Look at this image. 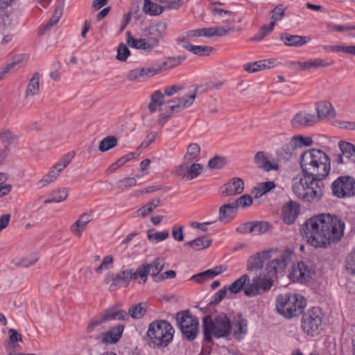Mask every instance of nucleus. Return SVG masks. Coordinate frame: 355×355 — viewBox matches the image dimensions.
I'll list each match as a JSON object with an SVG mask.
<instances>
[{
    "label": "nucleus",
    "mask_w": 355,
    "mask_h": 355,
    "mask_svg": "<svg viewBox=\"0 0 355 355\" xmlns=\"http://www.w3.org/2000/svg\"><path fill=\"white\" fill-rule=\"evenodd\" d=\"M137 184V180L134 178H124L121 180H119L116 183V187L118 189H121V191H124L125 189H128L132 187L135 186Z\"/></svg>",
    "instance_id": "nucleus-55"
},
{
    "label": "nucleus",
    "mask_w": 355,
    "mask_h": 355,
    "mask_svg": "<svg viewBox=\"0 0 355 355\" xmlns=\"http://www.w3.org/2000/svg\"><path fill=\"white\" fill-rule=\"evenodd\" d=\"M237 209L233 202L224 204L219 208L218 220L223 223H229L236 216Z\"/></svg>",
    "instance_id": "nucleus-27"
},
{
    "label": "nucleus",
    "mask_w": 355,
    "mask_h": 355,
    "mask_svg": "<svg viewBox=\"0 0 355 355\" xmlns=\"http://www.w3.org/2000/svg\"><path fill=\"white\" fill-rule=\"evenodd\" d=\"M285 16V8L282 4L276 6L271 11L270 21H274V25L277 21H280Z\"/></svg>",
    "instance_id": "nucleus-54"
},
{
    "label": "nucleus",
    "mask_w": 355,
    "mask_h": 355,
    "mask_svg": "<svg viewBox=\"0 0 355 355\" xmlns=\"http://www.w3.org/2000/svg\"><path fill=\"white\" fill-rule=\"evenodd\" d=\"M143 10L146 14L151 16H156L163 12L164 7L151 1L150 0H144Z\"/></svg>",
    "instance_id": "nucleus-35"
},
{
    "label": "nucleus",
    "mask_w": 355,
    "mask_h": 355,
    "mask_svg": "<svg viewBox=\"0 0 355 355\" xmlns=\"http://www.w3.org/2000/svg\"><path fill=\"white\" fill-rule=\"evenodd\" d=\"M232 324L227 314L221 313L214 318L207 315L202 320V332L204 341L213 344L212 337L216 338H227L232 334Z\"/></svg>",
    "instance_id": "nucleus-5"
},
{
    "label": "nucleus",
    "mask_w": 355,
    "mask_h": 355,
    "mask_svg": "<svg viewBox=\"0 0 355 355\" xmlns=\"http://www.w3.org/2000/svg\"><path fill=\"white\" fill-rule=\"evenodd\" d=\"M124 330V325L117 324L107 332H103L101 338V343L104 345L115 344L121 338Z\"/></svg>",
    "instance_id": "nucleus-22"
},
{
    "label": "nucleus",
    "mask_w": 355,
    "mask_h": 355,
    "mask_svg": "<svg viewBox=\"0 0 355 355\" xmlns=\"http://www.w3.org/2000/svg\"><path fill=\"white\" fill-rule=\"evenodd\" d=\"M291 140L294 146L297 147V149L303 146H310L313 143L311 137H304L300 135L293 136Z\"/></svg>",
    "instance_id": "nucleus-49"
},
{
    "label": "nucleus",
    "mask_w": 355,
    "mask_h": 355,
    "mask_svg": "<svg viewBox=\"0 0 355 355\" xmlns=\"http://www.w3.org/2000/svg\"><path fill=\"white\" fill-rule=\"evenodd\" d=\"M225 164L226 159L225 157L216 155L209 159L208 166L210 168L219 169L223 168Z\"/></svg>",
    "instance_id": "nucleus-56"
},
{
    "label": "nucleus",
    "mask_w": 355,
    "mask_h": 355,
    "mask_svg": "<svg viewBox=\"0 0 355 355\" xmlns=\"http://www.w3.org/2000/svg\"><path fill=\"white\" fill-rule=\"evenodd\" d=\"M300 166L303 174L323 180L331 169V160L322 150L312 148L300 156Z\"/></svg>",
    "instance_id": "nucleus-3"
},
{
    "label": "nucleus",
    "mask_w": 355,
    "mask_h": 355,
    "mask_svg": "<svg viewBox=\"0 0 355 355\" xmlns=\"http://www.w3.org/2000/svg\"><path fill=\"white\" fill-rule=\"evenodd\" d=\"M227 267L225 266H216L212 269H209L203 272L205 277L207 279L213 278L216 275L221 274L223 272L226 270Z\"/></svg>",
    "instance_id": "nucleus-60"
},
{
    "label": "nucleus",
    "mask_w": 355,
    "mask_h": 355,
    "mask_svg": "<svg viewBox=\"0 0 355 355\" xmlns=\"http://www.w3.org/2000/svg\"><path fill=\"white\" fill-rule=\"evenodd\" d=\"M324 314L319 307L308 309L302 317L301 327L304 332L312 336H316L322 330Z\"/></svg>",
    "instance_id": "nucleus-9"
},
{
    "label": "nucleus",
    "mask_w": 355,
    "mask_h": 355,
    "mask_svg": "<svg viewBox=\"0 0 355 355\" xmlns=\"http://www.w3.org/2000/svg\"><path fill=\"white\" fill-rule=\"evenodd\" d=\"M305 298L298 294H280L276 298V309L286 318L300 315L306 306Z\"/></svg>",
    "instance_id": "nucleus-7"
},
{
    "label": "nucleus",
    "mask_w": 355,
    "mask_h": 355,
    "mask_svg": "<svg viewBox=\"0 0 355 355\" xmlns=\"http://www.w3.org/2000/svg\"><path fill=\"white\" fill-rule=\"evenodd\" d=\"M332 194L338 198H349L355 196V179L350 175L336 178L331 184Z\"/></svg>",
    "instance_id": "nucleus-10"
},
{
    "label": "nucleus",
    "mask_w": 355,
    "mask_h": 355,
    "mask_svg": "<svg viewBox=\"0 0 355 355\" xmlns=\"http://www.w3.org/2000/svg\"><path fill=\"white\" fill-rule=\"evenodd\" d=\"M317 121L326 118L336 116V111L329 101H320L316 103Z\"/></svg>",
    "instance_id": "nucleus-24"
},
{
    "label": "nucleus",
    "mask_w": 355,
    "mask_h": 355,
    "mask_svg": "<svg viewBox=\"0 0 355 355\" xmlns=\"http://www.w3.org/2000/svg\"><path fill=\"white\" fill-rule=\"evenodd\" d=\"M341 154L348 160L355 163V146L349 142L341 141L339 142Z\"/></svg>",
    "instance_id": "nucleus-30"
},
{
    "label": "nucleus",
    "mask_w": 355,
    "mask_h": 355,
    "mask_svg": "<svg viewBox=\"0 0 355 355\" xmlns=\"http://www.w3.org/2000/svg\"><path fill=\"white\" fill-rule=\"evenodd\" d=\"M275 187L274 182L268 181L265 182L259 183L257 187H254L252 191V193L254 194L255 199L261 197L263 195L270 191Z\"/></svg>",
    "instance_id": "nucleus-33"
},
{
    "label": "nucleus",
    "mask_w": 355,
    "mask_h": 355,
    "mask_svg": "<svg viewBox=\"0 0 355 355\" xmlns=\"http://www.w3.org/2000/svg\"><path fill=\"white\" fill-rule=\"evenodd\" d=\"M196 90L197 89H196L194 92L184 95L182 97L178 98L175 100L178 106H180V111H182L192 105L196 98Z\"/></svg>",
    "instance_id": "nucleus-41"
},
{
    "label": "nucleus",
    "mask_w": 355,
    "mask_h": 355,
    "mask_svg": "<svg viewBox=\"0 0 355 355\" xmlns=\"http://www.w3.org/2000/svg\"><path fill=\"white\" fill-rule=\"evenodd\" d=\"M300 205L296 202L290 200L283 206L282 209L284 222L288 225L293 224L300 214Z\"/></svg>",
    "instance_id": "nucleus-17"
},
{
    "label": "nucleus",
    "mask_w": 355,
    "mask_h": 355,
    "mask_svg": "<svg viewBox=\"0 0 355 355\" xmlns=\"http://www.w3.org/2000/svg\"><path fill=\"white\" fill-rule=\"evenodd\" d=\"M40 89V74L35 72L32 78L29 80L26 90V97L35 96L38 94Z\"/></svg>",
    "instance_id": "nucleus-36"
},
{
    "label": "nucleus",
    "mask_w": 355,
    "mask_h": 355,
    "mask_svg": "<svg viewBox=\"0 0 355 355\" xmlns=\"http://www.w3.org/2000/svg\"><path fill=\"white\" fill-rule=\"evenodd\" d=\"M293 252L291 250H283L279 257L270 261L266 266V275H257L250 284H248L243 289L244 294L248 297L257 296L268 291L273 285L272 278L277 273H282L291 260Z\"/></svg>",
    "instance_id": "nucleus-2"
},
{
    "label": "nucleus",
    "mask_w": 355,
    "mask_h": 355,
    "mask_svg": "<svg viewBox=\"0 0 355 355\" xmlns=\"http://www.w3.org/2000/svg\"><path fill=\"white\" fill-rule=\"evenodd\" d=\"M249 280L250 279L248 275H243L239 279L232 283L227 288V290H228L231 293L236 294L243 288L246 283L249 282Z\"/></svg>",
    "instance_id": "nucleus-39"
},
{
    "label": "nucleus",
    "mask_w": 355,
    "mask_h": 355,
    "mask_svg": "<svg viewBox=\"0 0 355 355\" xmlns=\"http://www.w3.org/2000/svg\"><path fill=\"white\" fill-rule=\"evenodd\" d=\"M293 191L304 202H317L324 194L325 185L323 180L303 174V177L293 183Z\"/></svg>",
    "instance_id": "nucleus-4"
},
{
    "label": "nucleus",
    "mask_w": 355,
    "mask_h": 355,
    "mask_svg": "<svg viewBox=\"0 0 355 355\" xmlns=\"http://www.w3.org/2000/svg\"><path fill=\"white\" fill-rule=\"evenodd\" d=\"M166 29L167 24L164 21L157 22L145 28L146 35L150 36L148 38L155 49L159 46L160 40L166 33Z\"/></svg>",
    "instance_id": "nucleus-15"
},
{
    "label": "nucleus",
    "mask_w": 355,
    "mask_h": 355,
    "mask_svg": "<svg viewBox=\"0 0 355 355\" xmlns=\"http://www.w3.org/2000/svg\"><path fill=\"white\" fill-rule=\"evenodd\" d=\"M175 330L166 320H157L150 323L147 331L149 345L154 348H164L173 340Z\"/></svg>",
    "instance_id": "nucleus-6"
},
{
    "label": "nucleus",
    "mask_w": 355,
    "mask_h": 355,
    "mask_svg": "<svg viewBox=\"0 0 355 355\" xmlns=\"http://www.w3.org/2000/svg\"><path fill=\"white\" fill-rule=\"evenodd\" d=\"M112 263H113L112 256L107 255V256L105 257L103 259V261L100 264V266H98L96 268V270H95L96 272L101 273L102 272V270L108 269L110 268V266L112 264Z\"/></svg>",
    "instance_id": "nucleus-62"
},
{
    "label": "nucleus",
    "mask_w": 355,
    "mask_h": 355,
    "mask_svg": "<svg viewBox=\"0 0 355 355\" xmlns=\"http://www.w3.org/2000/svg\"><path fill=\"white\" fill-rule=\"evenodd\" d=\"M175 320L184 340L193 341L197 337L199 332L198 319L192 315L189 310L177 313Z\"/></svg>",
    "instance_id": "nucleus-8"
},
{
    "label": "nucleus",
    "mask_w": 355,
    "mask_h": 355,
    "mask_svg": "<svg viewBox=\"0 0 355 355\" xmlns=\"http://www.w3.org/2000/svg\"><path fill=\"white\" fill-rule=\"evenodd\" d=\"M146 312V309L142 303H138L130 307L128 314L134 319L141 318Z\"/></svg>",
    "instance_id": "nucleus-48"
},
{
    "label": "nucleus",
    "mask_w": 355,
    "mask_h": 355,
    "mask_svg": "<svg viewBox=\"0 0 355 355\" xmlns=\"http://www.w3.org/2000/svg\"><path fill=\"white\" fill-rule=\"evenodd\" d=\"M130 54V50L126 45L121 43L118 46L116 59L120 61H125Z\"/></svg>",
    "instance_id": "nucleus-59"
},
{
    "label": "nucleus",
    "mask_w": 355,
    "mask_h": 355,
    "mask_svg": "<svg viewBox=\"0 0 355 355\" xmlns=\"http://www.w3.org/2000/svg\"><path fill=\"white\" fill-rule=\"evenodd\" d=\"M164 259L161 258H156L153 263H148L150 275L154 282L159 277V272L164 269Z\"/></svg>",
    "instance_id": "nucleus-37"
},
{
    "label": "nucleus",
    "mask_w": 355,
    "mask_h": 355,
    "mask_svg": "<svg viewBox=\"0 0 355 355\" xmlns=\"http://www.w3.org/2000/svg\"><path fill=\"white\" fill-rule=\"evenodd\" d=\"M345 222L338 216L320 214L307 220L302 227V234L315 248H325L338 243L344 235Z\"/></svg>",
    "instance_id": "nucleus-1"
},
{
    "label": "nucleus",
    "mask_w": 355,
    "mask_h": 355,
    "mask_svg": "<svg viewBox=\"0 0 355 355\" xmlns=\"http://www.w3.org/2000/svg\"><path fill=\"white\" fill-rule=\"evenodd\" d=\"M164 98V94L159 90H157L151 94L150 102L148 105L150 112H156L157 108L163 105Z\"/></svg>",
    "instance_id": "nucleus-38"
},
{
    "label": "nucleus",
    "mask_w": 355,
    "mask_h": 355,
    "mask_svg": "<svg viewBox=\"0 0 355 355\" xmlns=\"http://www.w3.org/2000/svg\"><path fill=\"white\" fill-rule=\"evenodd\" d=\"M211 243L212 240L209 236H205L188 241L185 243V245L192 247L196 250H200L209 248Z\"/></svg>",
    "instance_id": "nucleus-31"
},
{
    "label": "nucleus",
    "mask_w": 355,
    "mask_h": 355,
    "mask_svg": "<svg viewBox=\"0 0 355 355\" xmlns=\"http://www.w3.org/2000/svg\"><path fill=\"white\" fill-rule=\"evenodd\" d=\"M160 71H162L161 67H150L147 68H137L128 71L127 78L130 81H136L140 78L152 77Z\"/></svg>",
    "instance_id": "nucleus-19"
},
{
    "label": "nucleus",
    "mask_w": 355,
    "mask_h": 355,
    "mask_svg": "<svg viewBox=\"0 0 355 355\" xmlns=\"http://www.w3.org/2000/svg\"><path fill=\"white\" fill-rule=\"evenodd\" d=\"M73 157L74 152H69L63 155L37 184L41 187H45L54 182L60 173L69 164Z\"/></svg>",
    "instance_id": "nucleus-12"
},
{
    "label": "nucleus",
    "mask_w": 355,
    "mask_h": 355,
    "mask_svg": "<svg viewBox=\"0 0 355 355\" xmlns=\"http://www.w3.org/2000/svg\"><path fill=\"white\" fill-rule=\"evenodd\" d=\"M92 214L91 213H84L83 214L80 218L72 224L70 229L71 232L80 237L82 234V232L85 229L86 225L92 220Z\"/></svg>",
    "instance_id": "nucleus-28"
},
{
    "label": "nucleus",
    "mask_w": 355,
    "mask_h": 355,
    "mask_svg": "<svg viewBox=\"0 0 355 355\" xmlns=\"http://www.w3.org/2000/svg\"><path fill=\"white\" fill-rule=\"evenodd\" d=\"M244 190V182L241 178H233L228 182L223 184L219 191L223 196L239 195Z\"/></svg>",
    "instance_id": "nucleus-16"
},
{
    "label": "nucleus",
    "mask_w": 355,
    "mask_h": 355,
    "mask_svg": "<svg viewBox=\"0 0 355 355\" xmlns=\"http://www.w3.org/2000/svg\"><path fill=\"white\" fill-rule=\"evenodd\" d=\"M164 112L172 116L173 113H178L181 111L180 110V106H178L176 101L171 100L166 102V106L165 107Z\"/></svg>",
    "instance_id": "nucleus-61"
},
{
    "label": "nucleus",
    "mask_w": 355,
    "mask_h": 355,
    "mask_svg": "<svg viewBox=\"0 0 355 355\" xmlns=\"http://www.w3.org/2000/svg\"><path fill=\"white\" fill-rule=\"evenodd\" d=\"M133 273L132 279H135L139 277L140 278L139 283H146L148 275H150L148 263L141 265L137 268L136 271L133 270Z\"/></svg>",
    "instance_id": "nucleus-47"
},
{
    "label": "nucleus",
    "mask_w": 355,
    "mask_h": 355,
    "mask_svg": "<svg viewBox=\"0 0 355 355\" xmlns=\"http://www.w3.org/2000/svg\"><path fill=\"white\" fill-rule=\"evenodd\" d=\"M68 191L66 188H60L51 192L49 198L44 200V204L60 202L67 199Z\"/></svg>",
    "instance_id": "nucleus-34"
},
{
    "label": "nucleus",
    "mask_w": 355,
    "mask_h": 355,
    "mask_svg": "<svg viewBox=\"0 0 355 355\" xmlns=\"http://www.w3.org/2000/svg\"><path fill=\"white\" fill-rule=\"evenodd\" d=\"M200 153V146L196 143H191L187 147L184 159L191 163L199 156Z\"/></svg>",
    "instance_id": "nucleus-43"
},
{
    "label": "nucleus",
    "mask_w": 355,
    "mask_h": 355,
    "mask_svg": "<svg viewBox=\"0 0 355 355\" xmlns=\"http://www.w3.org/2000/svg\"><path fill=\"white\" fill-rule=\"evenodd\" d=\"M317 122L315 114L302 111L297 113L292 119L291 123L295 128L312 126Z\"/></svg>",
    "instance_id": "nucleus-20"
},
{
    "label": "nucleus",
    "mask_w": 355,
    "mask_h": 355,
    "mask_svg": "<svg viewBox=\"0 0 355 355\" xmlns=\"http://www.w3.org/2000/svg\"><path fill=\"white\" fill-rule=\"evenodd\" d=\"M203 169L202 164L191 163L188 167V180H191L200 175Z\"/></svg>",
    "instance_id": "nucleus-53"
},
{
    "label": "nucleus",
    "mask_w": 355,
    "mask_h": 355,
    "mask_svg": "<svg viewBox=\"0 0 355 355\" xmlns=\"http://www.w3.org/2000/svg\"><path fill=\"white\" fill-rule=\"evenodd\" d=\"M183 47L189 51L199 56H207L214 51V49L209 46H196L191 44L183 45Z\"/></svg>",
    "instance_id": "nucleus-32"
},
{
    "label": "nucleus",
    "mask_w": 355,
    "mask_h": 355,
    "mask_svg": "<svg viewBox=\"0 0 355 355\" xmlns=\"http://www.w3.org/2000/svg\"><path fill=\"white\" fill-rule=\"evenodd\" d=\"M232 334L237 340L243 338L248 332V320L241 313H238L233 318L232 322Z\"/></svg>",
    "instance_id": "nucleus-18"
},
{
    "label": "nucleus",
    "mask_w": 355,
    "mask_h": 355,
    "mask_svg": "<svg viewBox=\"0 0 355 355\" xmlns=\"http://www.w3.org/2000/svg\"><path fill=\"white\" fill-rule=\"evenodd\" d=\"M277 252V248H271L250 256L247 261V270L254 272L256 275H261L264 261L270 259L272 253Z\"/></svg>",
    "instance_id": "nucleus-13"
},
{
    "label": "nucleus",
    "mask_w": 355,
    "mask_h": 355,
    "mask_svg": "<svg viewBox=\"0 0 355 355\" xmlns=\"http://www.w3.org/2000/svg\"><path fill=\"white\" fill-rule=\"evenodd\" d=\"M104 322L110 320H125L128 315L124 310H116L114 307L105 309L100 315Z\"/></svg>",
    "instance_id": "nucleus-26"
},
{
    "label": "nucleus",
    "mask_w": 355,
    "mask_h": 355,
    "mask_svg": "<svg viewBox=\"0 0 355 355\" xmlns=\"http://www.w3.org/2000/svg\"><path fill=\"white\" fill-rule=\"evenodd\" d=\"M118 140L114 136H107L103 138L99 144L98 149L101 152H106L117 145Z\"/></svg>",
    "instance_id": "nucleus-46"
},
{
    "label": "nucleus",
    "mask_w": 355,
    "mask_h": 355,
    "mask_svg": "<svg viewBox=\"0 0 355 355\" xmlns=\"http://www.w3.org/2000/svg\"><path fill=\"white\" fill-rule=\"evenodd\" d=\"M297 147L294 146L292 140L277 151V155L280 159L285 161L291 160L293 157L296 156Z\"/></svg>",
    "instance_id": "nucleus-29"
},
{
    "label": "nucleus",
    "mask_w": 355,
    "mask_h": 355,
    "mask_svg": "<svg viewBox=\"0 0 355 355\" xmlns=\"http://www.w3.org/2000/svg\"><path fill=\"white\" fill-rule=\"evenodd\" d=\"M134 275L133 269H123L120 273L108 272L104 279L107 284H110L109 291H114L123 286L128 287Z\"/></svg>",
    "instance_id": "nucleus-11"
},
{
    "label": "nucleus",
    "mask_w": 355,
    "mask_h": 355,
    "mask_svg": "<svg viewBox=\"0 0 355 355\" xmlns=\"http://www.w3.org/2000/svg\"><path fill=\"white\" fill-rule=\"evenodd\" d=\"M236 209H237L239 207L242 209H245L246 207H250L252 205L253 200L252 198L248 195L245 194L237 198L235 201L232 202Z\"/></svg>",
    "instance_id": "nucleus-52"
},
{
    "label": "nucleus",
    "mask_w": 355,
    "mask_h": 355,
    "mask_svg": "<svg viewBox=\"0 0 355 355\" xmlns=\"http://www.w3.org/2000/svg\"><path fill=\"white\" fill-rule=\"evenodd\" d=\"M254 162L259 167L263 168L266 171L275 168L271 162L268 159L263 151H259L254 156Z\"/></svg>",
    "instance_id": "nucleus-42"
},
{
    "label": "nucleus",
    "mask_w": 355,
    "mask_h": 355,
    "mask_svg": "<svg viewBox=\"0 0 355 355\" xmlns=\"http://www.w3.org/2000/svg\"><path fill=\"white\" fill-rule=\"evenodd\" d=\"M274 21H270L268 25H263L259 28L257 33H256L251 40L252 41H261L264 37L268 36L275 28Z\"/></svg>",
    "instance_id": "nucleus-45"
},
{
    "label": "nucleus",
    "mask_w": 355,
    "mask_h": 355,
    "mask_svg": "<svg viewBox=\"0 0 355 355\" xmlns=\"http://www.w3.org/2000/svg\"><path fill=\"white\" fill-rule=\"evenodd\" d=\"M38 260V257L36 254H30L26 257L20 259L17 263V266L28 268L35 264Z\"/></svg>",
    "instance_id": "nucleus-58"
},
{
    "label": "nucleus",
    "mask_w": 355,
    "mask_h": 355,
    "mask_svg": "<svg viewBox=\"0 0 355 355\" xmlns=\"http://www.w3.org/2000/svg\"><path fill=\"white\" fill-rule=\"evenodd\" d=\"M227 291V287H224L223 288L219 290L214 294L213 296V300L209 302V304L211 305H216L219 304L225 297Z\"/></svg>",
    "instance_id": "nucleus-63"
},
{
    "label": "nucleus",
    "mask_w": 355,
    "mask_h": 355,
    "mask_svg": "<svg viewBox=\"0 0 355 355\" xmlns=\"http://www.w3.org/2000/svg\"><path fill=\"white\" fill-rule=\"evenodd\" d=\"M269 223L263 221L251 222L250 233L253 235H260L266 232L269 229Z\"/></svg>",
    "instance_id": "nucleus-44"
},
{
    "label": "nucleus",
    "mask_w": 355,
    "mask_h": 355,
    "mask_svg": "<svg viewBox=\"0 0 355 355\" xmlns=\"http://www.w3.org/2000/svg\"><path fill=\"white\" fill-rule=\"evenodd\" d=\"M169 236L168 231L153 232V230L147 232L148 239L153 243H158L166 239Z\"/></svg>",
    "instance_id": "nucleus-50"
},
{
    "label": "nucleus",
    "mask_w": 355,
    "mask_h": 355,
    "mask_svg": "<svg viewBox=\"0 0 355 355\" xmlns=\"http://www.w3.org/2000/svg\"><path fill=\"white\" fill-rule=\"evenodd\" d=\"M308 65V70L311 69H318L322 67H327L331 64L327 60L321 58H317L315 60H306Z\"/></svg>",
    "instance_id": "nucleus-57"
},
{
    "label": "nucleus",
    "mask_w": 355,
    "mask_h": 355,
    "mask_svg": "<svg viewBox=\"0 0 355 355\" xmlns=\"http://www.w3.org/2000/svg\"><path fill=\"white\" fill-rule=\"evenodd\" d=\"M127 35V44L131 48L135 49H141L148 52L152 51L155 47L150 42L148 38H135L130 31L126 33Z\"/></svg>",
    "instance_id": "nucleus-23"
},
{
    "label": "nucleus",
    "mask_w": 355,
    "mask_h": 355,
    "mask_svg": "<svg viewBox=\"0 0 355 355\" xmlns=\"http://www.w3.org/2000/svg\"><path fill=\"white\" fill-rule=\"evenodd\" d=\"M313 274L314 270L311 266L304 261H299L292 266L288 277L293 282L303 284L309 282Z\"/></svg>",
    "instance_id": "nucleus-14"
},
{
    "label": "nucleus",
    "mask_w": 355,
    "mask_h": 355,
    "mask_svg": "<svg viewBox=\"0 0 355 355\" xmlns=\"http://www.w3.org/2000/svg\"><path fill=\"white\" fill-rule=\"evenodd\" d=\"M280 40L286 46L298 47L307 44L311 40V38L306 36L282 33L280 35Z\"/></svg>",
    "instance_id": "nucleus-25"
},
{
    "label": "nucleus",
    "mask_w": 355,
    "mask_h": 355,
    "mask_svg": "<svg viewBox=\"0 0 355 355\" xmlns=\"http://www.w3.org/2000/svg\"><path fill=\"white\" fill-rule=\"evenodd\" d=\"M186 55H178L176 57H168L163 62L162 65H157L156 67H161L162 71L173 68L178 66L182 62L185 60Z\"/></svg>",
    "instance_id": "nucleus-40"
},
{
    "label": "nucleus",
    "mask_w": 355,
    "mask_h": 355,
    "mask_svg": "<svg viewBox=\"0 0 355 355\" xmlns=\"http://www.w3.org/2000/svg\"><path fill=\"white\" fill-rule=\"evenodd\" d=\"M103 320L100 315L93 318L87 324L86 328V333L88 334L89 338L96 340H101L102 334L104 329Z\"/></svg>",
    "instance_id": "nucleus-21"
},
{
    "label": "nucleus",
    "mask_w": 355,
    "mask_h": 355,
    "mask_svg": "<svg viewBox=\"0 0 355 355\" xmlns=\"http://www.w3.org/2000/svg\"><path fill=\"white\" fill-rule=\"evenodd\" d=\"M345 267L349 274L355 276V249L345 257Z\"/></svg>",
    "instance_id": "nucleus-51"
},
{
    "label": "nucleus",
    "mask_w": 355,
    "mask_h": 355,
    "mask_svg": "<svg viewBox=\"0 0 355 355\" xmlns=\"http://www.w3.org/2000/svg\"><path fill=\"white\" fill-rule=\"evenodd\" d=\"M16 139L17 137L8 130L0 132V140L3 143H6L5 146H8L9 147V145Z\"/></svg>",
    "instance_id": "nucleus-64"
}]
</instances>
